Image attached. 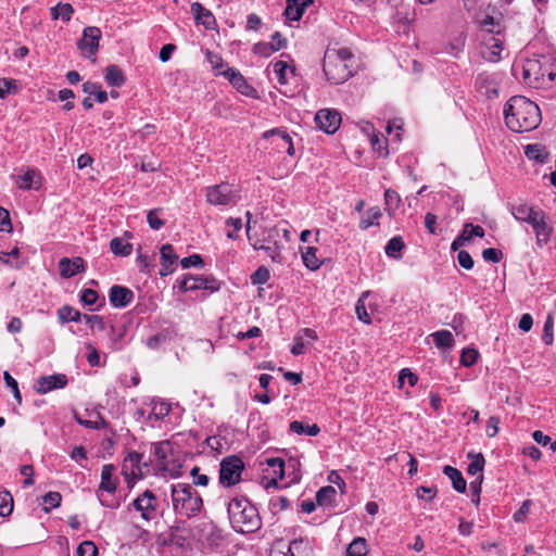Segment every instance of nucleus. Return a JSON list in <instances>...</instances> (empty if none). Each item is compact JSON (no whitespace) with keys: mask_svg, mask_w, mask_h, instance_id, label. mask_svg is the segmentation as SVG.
<instances>
[{"mask_svg":"<svg viewBox=\"0 0 556 556\" xmlns=\"http://www.w3.org/2000/svg\"><path fill=\"white\" fill-rule=\"evenodd\" d=\"M504 118L506 126L515 132L533 130L542 121L539 106L522 96H514L506 102Z\"/></svg>","mask_w":556,"mask_h":556,"instance_id":"obj_1","label":"nucleus"},{"mask_svg":"<svg viewBox=\"0 0 556 556\" xmlns=\"http://www.w3.org/2000/svg\"><path fill=\"white\" fill-rule=\"evenodd\" d=\"M354 56L348 48L328 47L324 54L323 71L328 81L339 85L353 74Z\"/></svg>","mask_w":556,"mask_h":556,"instance_id":"obj_2","label":"nucleus"},{"mask_svg":"<svg viewBox=\"0 0 556 556\" xmlns=\"http://www.w3.org/2000/svg\"><path fill=\"white\" fill-rule=\"evenodd\" d=\"M227 511L230 523L237 532L251 533L261 527L257 509L245 497L232 498L228 503Z\"/></svg>","mask_w":556,"mask_h":556,"instance_id":"obj_3","label":"nucleus"},{"mask_svg":"<svg viewBox=\"0 0 556 556\" xmlns=\"http://www.w3.org/2000/svg\"><path fill=\"white\" fill-rule=\"evenodd\" d=\"M170 497L176 515L191 518L199 515L203 508L201 495L188 483L172 485Z\"/></svg>","mask_w":556,"mask_h":556,"instance_id":"obj_4","label":"nucleus"},{"mask_svg":"<svg viewBox=\"0 0 556 556\" xmlns=\"http://www.w3.org/2000/svg\"><path fill=\"white\" fill-rule=\"evenodd\" d=\"M547 60L543 58V61L538 59H529L523 65V79L526 84L534 87H540L546 81H553L556 77V73L546 67Z\"/></svg>","mask_w":556,"mask_h":556,"instance_id":"obj_5","label":"nucleus"},{"mask_svg":"<svg viewBox=\"0 0 556 556\" xmlns=\"http://www.w3.org/2000/svg\"><path fill=\"white\" fill-rule=\"evenodd\" d=\"M206 201L215 206L236 205L240 200V190L233 185L222 182L206 188Z\"/></svg>","mask_w":556,"mask_h":556,"instance_id":"obj_6","label":"nucleus"},{"mask_svg":"<svg viewBox=\"0 0 556 556\" xmlns=\"http://www.w3.org/2000/svg\"><path fill=\"white\" fill-rule=\"evenodd\" d=\"M243 469L244 464L241 458L237 456H228L224 458L219 468V483L225 488L236 485L241 480Z\"/></svg>","mask_w":556,"mask_h":556,"instance_id":"obj_7","label":"nucleus"},{"mask_svg":"<svg viewBox=\"0 0 556 556\" xmlns=\"http://www.w3.org/2000/svg\"><path fill=\"white\" fill-rule=\"evenodd\" d=\"M132 507L140 513L143 520L151 521L157 516L159 500L153 492L146 490L132 501Z\"/></svg>","mask_w":556,"mask_h":556,"instance_id":"obj_8","label":"nucleus"},{"mask_svg":"<svg viewBox=\"0 0 556 556\" xmlns=\"http://www.w3.org/2000/svg\"><path fill=\"white\" fill-rule=\"evenodd\" d=\"M220 283L217 279L212 276H193L186 275L179 281V289L182 292L195 291V290H208L211 292L218 291Z\"/></svg>","mask_w":556,"mask_h":556,"instance_id":"obj_9","label":"nucleus"},{"mask_svg":"<svg viewBox=\"0 0 556 556\" xmlns=\"http://www.w3.org/2000/svg\"><path fill=\"white\" fill-rule=\"evenodd\" d=\"M101 36L100 28L96 26H88L83 30V37L78 40L77 47L86 58L94 59Z\"/></svg>","mask_w":556,"mask_h":556,"instance_id":"obj_10","label":"nucleus"},{"mask_svg":"<svg viewBox=\"0 0 556 556\" xmlns=\"http://www.w3.org/2000/svg\"><path fill=\"white\" fill-rule=\"evenodd\" d=\"M528 224L531 225L535 233L536 244L539 247H543L549 241L553 228L547 223L546 214L542 210H538Z\"/></svg>","mask_w":556,"mask_h":556,"instance_id":"obj_11","label":"nucleus"},{"mask_svg":"<svg viewBox=\"0 0 556 556\" xmlns=\"http://www.w3.org/2000/svg\"><path fill=\"white\" fill-rule=\"evenodd\" d=\"M315 122L319 129L327 134H334L341 124V115L337 110L323 109L315 115Z\"/></svg>","mask_w":556,"mask_h":556,"instance_id":"obj_12","label":"nucleus"},{"mask_svg":"<svg viewBox=\"0 0 556 556\" xmlns=\"http://www.w3.org/2000/svg\"><path fill=\"white\" fill-rule=\"evenodd\" d=\"M67 377L64 374L41 376L36 380L35 390L37 393L46 394L56 389H63L67 384Z\"/></svg>","mask_w":556,"mask_h":556,"instance_id":"obj_13","label":"nucleus"},{"mask_svg":"<svg viewBox=\"0 0 556 556\" xmlns=\"http://www.w3.org/2000/svg\"><path fill=\"white\" fill-rule=\"evenodd\" d=\"M151 451L161 469H168L173 457V446L169 441L151 444Z\"/></svg>","mask_w":556,"mask_h":556,"instance_id":"obj_14","label":"nucleus"},{"mask_svg":"<svg viewBox=\"0 0 556 556\" xmlns=\"http://www.w3.org/2000/svg\"><path fill=\"white\" fill-rule=\"evenodd\" d=\"M484 58L490 62H497L503 51V39L498 35H485L483 37Z\"/></svg>","mask_w":556,"mask_h":556,"instance_id":"obj_15","label":"nucleus"},{"mask_svg":"<svg viewBox=\"0 0 556 556\" xmlns=\"http://www.w3.org/2000/svg\"><path fill=\"white\" fill-rule=\"evenodd\" d=\"M110 303L116 308L126 307L134 299V293L130 289L115 285L110 289Z\"/></svg>","mask_w":556,"mask_h":556,"instance_id":"obj_16","label":"nucleus"},{"mask_svg":"<svg viewBox=\"0 0 556 556\" xmlns=\"http://www.w3.org/2000/svg\"><path fill=\"white\" fill-rule=\"evenodd\" d=\"M59 267L63 278H72L77 273L85 270V262L81 257H63L59 261Z\"/></svg>","mask_w":556,"mask_h":556,"instance_id":"obj_17","label":"nucleus"},{"mask_svg":"<svg viewBox=\"0 0 556 556\" xmlns=\"http://www.w3.org/2000/svg\"><path fill=\"white\" fill-rule=\"evenodd\" d=\"M191 12L194 15L197 24L203 25L206 29H214L216 27V20L213 13L205 9L201 3H192Z\"/></svg>","mask_w":556,"mask_h":556,"instance_id":"obj_18","label":"nucleus"},{"mask_svg":"<svg viewBox=\"0 0 556 556\" xmlns=\"http://www.w3.org/2000/svg\"><path fill=\"white\" fill-rule=\"evenodd\" d=\"M276 38H279V42L277 45L275 43H269V42H257L253 46V52L255 54H258L261 56H264V58H267L269 56L271 53L282 49L286 47L287 45V41L285 38H282V36L280 35V33L276 31L273 36H271V39L273 40H276Z\"/></svg>","mask_w":556,"mask_h":556,"instance_id":"obj_19","label":"nucleus"},{"mask_svg":"<svg viewBox=\"0 0 556 556\" xmlns=\"http://www.w3.org/2000/svg\"><path fill=\"white\" fill-rule=\"evenodd\" d=\"M223 75L228 78L231 85L242 94L249 96L253 91L252 87L247 83L241 73L233 68H227Z\"/></svg>","mask_w":556,"mask_h":556,"instance_id":"obj_20","label":"nucleus"},{"mask_svg":"<svg viewBox=\"0 0 556 556\" xmlns=\"http://www.w3.org/2000/svg\"><path fill=\"white\" fill-rule=\"evenodd\" d=\"M539 208H535L534 206L528 205L525 202H518L515 204H511L510 212L513 216L519 220L528 223L530 218L536 213Z\"/></svg>","mask_w":556,"mask_h":556,"instance_id":"obj_21","label":"nucleus"},{"mask_svg":"<svg viewBox=\"0 0 556 556\" xmlns=\"http://www.w3.org/2000/svg\"><path fill=\"white\" fill-rule=\"evenodd\" d=\"M16 185L20 189H37L40 185V176L39 173L35 169H28L23 175L17 176Z\"/></svg>","mask_w":556,"mask_h":556,"instance_id":"obj_22","label":"nucleus"},{"mask_svg":"<svg viewBox=\"0 0 556 556\" xmlns=\"http://www.w3.org/2000/svg\"><path fill=\"white\" fill-rule=\"evenodd\" d=\"M114 466L104 465L101 470V483L99 491H106L108 493H114L116 490V480L113 478Z\"/></svg>","mask_w":556,"mask_h":556,"instance_id":"obj_23","label":"nucleus"},{"mask_svg":"<svg viewBox=\"0 0 556 556\" xmlns=\"http://www.w3.org/2000/svg\"><path fill=\"white\" fill-rule=\"evenodd\" d=\"M305 0H287L285 16L290 21H299L305 10Z\"/></svg>","mask_w":556,"mask_h":556,"instance_id":"obj_24","label":"nucleus"},{"mask_svg":"<svg viewBox=\"0 0 556 556\" xmlns=\"http://www.w3.org/2000/svg\"><path fill=\"white\" fill-rule=\"evenodd\" d=\"M443 473L451 479V481L453 483V488L457 492L463 493L466 491V486H467L466 480L463 478V475L458 469L446 465L443 468Z\"/></svg>","mask_w":556,"mask_h":556,"instance_id":"obj_25","label":"nucleus"},{"mask_svg":"<svg viewBox=\"0 0 556 556\" xmlns=\"http://www.w3.org/2000/svg\"><path fill=\"white\" fill-rule=\"evenodd\" d=\"M381 216L382 213L378 206L368 208L359 222V228L365 230L371 226L379 225V219Z\"/></svg>","mask_w":556,"mask_h":556,"instance_id":"obj_26","label":"nucleus"},{"mask_svg":"<svg viewBox=\"0 0 556 556\" xmlns=\"http://www.w3.org/2000/svg\"><path fill=\"white\" fill-rule=\"evenodd\" d=\"M105 80L110 86L121 87L125 83V76L117 65H109L105 70Z\"/></svg>","mask_w":556,"mask_h":556,"instance_id":"obj_27","label":"nucleus"},{"mask_svg":"<svg viewBox=\"0 0 556 556\" xmlns=\"http://www.w3.org/2000/svg\"><path fill=\"white\" fill-rule=\"evenodd\" d=\"M405 248V243L401 236L393 237L389 240L384 248L386 254L394 260L402 257L401 251Z\"/></svg>","mask_w":556,"mask_h":556,"instance_id":"obj_28","label":"nucleus"},{"mask_svg":"<svg viewBox=\"0 0 556 556\" xmlns=\"http://www.w3.org/2000/svg\"><path fill=\"white\" fill-rule=\"evenodd\" d=\"M525 154L529 160H534L539 163H545L548 157V152L541 144H528L525 149Z\"/></svg>","mask_w":556,"mask_h":556,"instance_id":"obj_29","label":"nucleus"},{"mask_svg":"<svg viewBox=\"0 0 556 556\" xmlns=\"http://www.w3.org/2000/svg\"><path fill=\"white\" fill-rule=\"evenodd\" d=\"M110 249L116 256H128L132 252V245L126 242L123 238H113L110 242Z\"/></svg>","mask_w":556,"mask_h":556,"instance_id":"obj_30","label":"nucleus"},{"mask_svg":"<svg viewBox=\"0 0 556 556\" xmlns=\"http://www.w3.org/2000/svg\"><path fill=\"white\" fill-rule=\"evenodd\" d=\"M151 413L149 418H154L155 420H161L166 417L170 412V405L164 401L153 399L151 401Z\"/></svg>","mask_w":556,"mask_h":556,"instance_id":"obj_31","label":"nucleus"},{"mask_svg":"<svg viewBox=\"0 0 556 556\" xmlns=\"http://www.w3.org/2000/svg\"><path fill=\"white\" fill-rule=\"evenodd\" d=\"M290 430L296 434H305L309 437H316L320 432V429L316 424L304 425L299 420H294L290 424Z\"/></svg>","mask_w":556,"mask_h":556,"instance_id":"obj_32","label":"nucleus"},{"mask_svg":"<svg viewBox=\"0 0 556 556\" xmlns=\"http://www.w3.org/2000/svg\"><path fill=\"white\" fill-rule=\"evenodd\" d=\"M84 315L72 306L64 305L58 309V317L61 324L67 321H80Z\"/></svg>","mask_w":556,"mask_h":556,"instance_id":"obj_33","label":"nucleus"},{"mask_svg":"<svg viewBox=\"0 0 556 556\" xmlns=\"http://www.w3.org/2000/svg\"><path fill=\"white\" fill-rule=\"evenodd\" d=\"M74 12L73 7L70 3H58L51 8V17L53 20L62 18L64 22H68L72 18Z\"/></svg>","mask_w":556,"mask_h":556,"instance_id":"obj_34","label":"nucleus"},{"mask_svg":"<svg viewBox=\"0 0 556 556\" xmlns=\"http://www.w3.org/2000/svg\"><path fill=\"white\" fill-rule=\"evenodd\" d=\"M401 197L393 189H387L384 192L386 210L390 216L394 215L395 210L401 204Z\"/></svg>","mask_w":556,"mask_h":556,"instance_id":"obj_35","label":"nucleus"},{"mask_svg":"<svg viewBox=\"0 0 556 556\" xmlns=\"http://www.w3.org/2000/svg\"><path fill=\"white\" fill-rule=\"evenodd\" d=\"M433 342L438 348L450 349L454 344L453 334L448 330H440L431 334Z\"/></svg>","mask_w":556,"mask_h":556,"instance_id":"obj_36","label":"nucleus"},{"mask_svg":"<svg viewBox=\"0 0 556 556\" xmlns=\"http://www.w3.org/2000/svg\"><path fill=\"white\" fill-rule=\"evenodd\" d=\"M468 457L471 458V463L469 464V466L467 468V472L470 476H476V475H478V477L483 476L482 471H483V467H484V463H485L483 455L481 453H479V454L469 453Z\"/></svg>","mask_w":556,"mask_h":556,"instance_id":"obj_37","label":"nucleus"},{"mask_svg":"<svg viewBox=\"0 0 556 556\" xmlns=\"http://www.w3.org/2000/svg\"><path fill=\"white\" fill-rule=\"evenodd\" d=\"M316 252L317 249L313 247H308L302 252L303 263L311 270H316L320 267V261L316 256Z\"/></svg>","mask_w":556,"mask_h":556,"instance_id":"obj_38","label":"nucleus"},{"mask_svg":"<svg viewBox=\"0 0 556 556\" xmlns=\"http://www.w3.org/2000/svg\"><path fill=\"white\" fill-rule=\"evenodd\" d=\"M367 554V543L363 538L354 539L346 549V556H365Z\"/></svg>","mask_w":556,"mask_h":556,"instance_id":"obj_39","label":"nucleus"},{"mask_svg":"<svg viewBox=\"0 0 556 556\" xmlns=\"http://www.w3.org/2000/svg\"><path fill=\"white\" fill-rule=\"evenodd\" d=\"M336 494L337 491L333 486H324L317 492L316 501L321 506L330 505L333 502Z\"/></svg>","mask_w":556,"mask_h":556,"instance_id":"obj_40","label":"nucleus"},{"mask_svg":"<svg viewBox=\"0 0 556 556\" xmlns=\"http://www.w3.org/2000/svg\"><path fill=\"white\" fill-rule=\"evenodd\" d=\"M13 510V497L8 491L0 492V516L7 517Z\"/></svg>","mask_w":556,"mask_h":556,"instance_id":"obj_41","label":"nucleus"},{"mask_svg":"<svg viewBox=\"0 0 556 556\" xmlns=\"http://www.w3.org/2000/svg\"><path fill=\"white\" fill-rule=\"evenodd\" d=\"M274 135L280 136L282 138V140L286 143H288L287 152L289 155H293L294 147H293L291 137L286 131L281 130L280 128H274V129L267 130L263 134V137L267 138V137L274 136Z\"/></svg>","mask_w":556,"mask_h":556,"instance_id":"obj_42","label":"nucleus"},{"mask_svg":"<svg viewBox=\"0 0 556 556\" xmlns=\"http://www.w3.org/2000/svg\"><path fill=\"white\" fill-rule=\"evenodd\" d=\"M178 260L174 248L170 244H164L161 248V263H167L169 265H176Z\"/></svg>","mask_w":556,"mask_h":556,"instance_id":"obj_43","label":"nucleus"},{"mask_svg":"<svg viewBox=\"0 0 556 556\" xmlns=\"http://www.w3.org/2000/svg\"><path fill=\"white\" fill-rule=\"evenodd\" d=\"M273 68L278 83L281 85L287 84V72L289 68L288 64L283 61H277L276 63H274Z\"/></svg>","mask_w":556,"mask_h":556,"instance_id":"obj_44","label":"nucleus"},{"mask_svg":"<svg viewBox=\"0 0 556 556\" xmlns=\"http://www.w3.org/2000/svg\"><path fill=\"white\" fill-rule=\"evenodd\" d=\"M542 340L545 344L551 345L554 340V319L552 315H548L543 329Z\"/></svg>","mask_w":556,"mask_h":556,"instance_id":"obj_45","label":"nucleus"},{"mask_svg":"<svg viewBox=\"0 0 556 556\" xmlns=\"http://www.w3.org/2000/svg\"><path fill=\"white\" fill-rule=\"evenodd\" d=\"M78 556H98V547L91 541H84L77 547Z\"/></svg>","mask_w":556,"mask_h":556,"instance_id":"obj_46","label":"nucleus"},{"mask_svg":"<svg viewBox=\"0 0 556 556\" xmlns=\"http://www.w3.org/2000/svg\"><path fill=\"white\" fill-rule=\"evenodd\" d=\"M3 378L7 386L12 390L14 399L17 401L18 404H21L22 395L18 389L17 381L8 371H4Z\"/></svg>","mask_w":556,"mask_h":556,"instance_id":"obj_47","label":"nucleus"},{"mask_svg":"<svg viewBox=\"0 0 556 556\" xmlns=\"http://www.w3.org/2000/svg\"><path fill=\"white\" fill-rule=\"evenodd\" d=\"M480 26L485 30L488 31L486 35H498L500 34V29H495V26L498 27V23L495 22L494 17L491 16V15H485L481 21H480Z\"/></svg>","mask_w":556,"mask_h":556,"instance_id":"obj_48","label":"nucleus"},{"mask_svg":"<svg viewBox=\"0 0 556 556\" xmlns=\"http://www.w3.org/2000/svg\"><path fill=\"white\" fill-rule=\"evenodd\" d=\"M269 276V270L266 267H260L252 274L251 281L253 285H264L268 281Z\"/></svg>","mask_w":556,"mask_h":556,"instance_id":"obj_49","label":"nucleus"},{"mask_svg":"<svg viewBox=\"0 0 556 556\" xmlns=\"http://www.w3.org/2000/svg\"><path fill=\"white\" fill-rule=\"evenodd\" d=\"M159 212V208H154L149 211L147 215L148 224L153 230H159L164 226V222L157 216Z\"/></svg>","mask_w":556,"mask_h":556,"instance_id":"obj_50","label":"nucleus"},{"mask_svg":"<svg viewBox=\"0 0 556 556\" xmlns=\"http://www.w3.org/2000/svg\"><path fill=\"white\" fill-rule=\"evenodd\" d=\"M478 358V352L475 349H465L460 355V363L469 367L476 363Z\"/></svg>","mask_w":556,"mask_h":556,"instance_id":"obj_51","label":"nucleus"},{"mask_svg":"<svg viewBox=\"0 0 556 556\" xmlns=\"http://www.w3.org/2000/svg\"><path fill=\"white\" fill-rule=\"evenodd\" d=\"M83 319L87 325L90 326L91 329H98L100 331L104 330V321L103 318L99 315H84Z\"/></svg>","mask_w":556,"mask_h":556,"instance_id":"obj_52","label":"nucleus"},{"mask_svg":"<svg viewBox=\"0 0 556 556\" xmlns=\"http://www.w3.org/2000/svg\"><path fill=\"white\" fill-rule=\"evenodd\" d=\"M207 61L211 63L213 70L215 71L216 75H223L225 71H222L224 64L223 60L218 54L212 53L207 51L206 53Z\"/></svg>","mask_w":556,"mask_h":556,"instance_id":"obj_53","label":"nucleus"},{"mask_svg":"<svg viewBox=\"0 0 556 556\" xmlns=\"http://www.w3.org/2000/svg\"><path fill=\"white\" fill-rule=\"evenodd\" d=\"M408 379V383L413 387L417 383L418 378L415 374H413L408 368H404L400 371L397 383L399 387L402 388L404 386V379Z\"/></svg>","mask_w":556,"mask_h":556,"instance_id":"obj_54","label":"nucleus"},{"mask_svg":"<svg viewBox=\"0 0 556 556\" xmlns=\"http://www.w3.org/2000/svg\"><path fill=\"white\" fill-rule=\"evenodd\" d=\"M203 264H204V262H203L201 255H199V254H192L188 257H184L180 261V265L182 268H189L191 266H194V267L203 266Z\"/></svg>","mask_w":556,"mask_h":556,"instance_id":"obj_55","label":"nucleus"},{"mask_svg":"<svg viewBox=\"0 0 556 556\" xmlns=\"http://www.w3.org/2000/svg\"><path fill=\"white\" fill-rule=\"evenodd\" d=\"M457 261H458L459 265L467 270L471 269L475 264L471 255L465 250H462L458 252Z\"/></svg>","mask_w":556,"mask_h":556,"instance_id":"obj_56","label":"nucleus"},{"mask_svg":"<svg viewBox=\"0 0 556 556\" xmlns=\"http://www.w3.org/2000/svg\"><path fill=\"white\" fill-rule=\"evenodd\" d=\"M62 501V496L59 492H48L43 496V503L49 506V508H56L60 506Z\"/></svg>","mask_w":556,"mask_h":556,"instance_id":"obj_57","label":"nucleus"},{"mask_svg":"<svg viewBox=\"0 0 556 556\" xmlns=\"http://www.w3.org/2000/svg\"><path fill=\"white\" fill-rule=\"evenodd\" d=\"M483 481V476L477 477L476 481L470 483V490L472 491V503L479 505L480 503V493H481V483Z\"/></svg>","mask_w":556,"mask_h":556,"instance_id":"obj_58","label":"nucleus"},{"mask_svg":"<svg viewBox=\"0 0 556 556\" xmlns=\"http://www.w3.org/2000/svg\"><path fill=\"white\" fill-rule=\"evenodd\" d=\"M500 418L491 416L486 422L485 433L489 438H493L498 433Z\"/></svg>","mask_w":556,"mask_h":556,"instance_id":"obj_59","label":"nucleus"},{"mask_svg":"<svg viewBox=\"0 0 556 556\" xmlns=\"http://www.w3.org/2000/svg\"><path fill=\"white\" fill-rule=\"evenodd\" d=\"M482 257L486 262L498 263L502 257V252L494 248H488L482 251Z\"/></svg>","mask_w":556,"mask_h":556,"instance_id":"obj_60","label":"nucleus"},{"mask_svg":"<svg viewBox=\"0 0 556 556\" xmlns=\"http://www.w3.org/2000/svg\"><path fill=\"white\" fill-rule=\"evenodd\" d=\"M190 475L193 478V484L200 486H206L208 484V477L204 473H200V469L198 467H193L190 471Z\"/></svg>","mask_w":556,"mask_h":556,"instance_id":"obj_61","label":"nucleus"},{"mask_svg":"<svg viewBox=\"0 0 556 556\" xmlns=\"http://www.w3.org/2000/svg\"><path fill=\"white\" fill-rule=\"evenodd\" d=\"M12 89H16L15 80L7 78L0 79V99H4Z\"/></svg>","mask_w":556,"mask_h":556,"instance_id":"obj_62","label":"nucleus"},{"mask_svg":"<svg viewBox=\"0 0 556 556\" xmlns=\"http://www.w3.org/2000/svg\"><path fill=\"white\" fill-rule=\"evenodd\" d=\"M416 495L420 500L431 501L437 495L435 488L419 486L416 490Z\"/></svg>","mask_w":556,"mask_h":556,"instance_id":"obj_63","label":"nucleus"},{"mask_svg":"<svg viewBox=\"0 0 556 556\" xmlns=\"http://www.w3.org/2000/svg\"><path fill=\"white\" fill-rule=\"evenodd\" d=\"M80 300L86 305H92L98 300V293L93 289H85L81 291Z\"/></svg>","mask_w":556,"mask_h":556,"instance_id":"obj_64","label":"nucleus"}]
</instances>
